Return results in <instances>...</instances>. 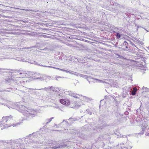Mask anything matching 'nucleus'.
<instances>
[{"mask_svg": "<svg viewBox=\"0 0 149 149\" xmlns=\"http://www.w3.org/2000/svg\"><path fill=\"white\" fill-rule=\"evenodd\" d=\"M13 120V116L11 115L6 116H3L2 118V121H0V127H2L1 128L6 127H8L11 126L10 123L7 124L6 123L5 124V122H6L8 121H11Z\"/></svg>", "mask_w": 149, "mask_h": 149, "instance_id": "nucleus-1", "label": "nucleus"}, {"mask_svg": "<svg viewBox=\"0 0 149 149\" xmlns=\"http://www.w3.org/2000/svg\"><path fill=\"white\" fill-rule=\"evenodd\" d=\"M60 102L63 105L67 106H69L71 103L70 101L68 99H60Z\"/></svg>", "mask_w": 149, "mask_h": 149, "instance_id": "nucleus-2", "label": "nucleus"}, {"mask_svg": "<svg viewBox=\"0 0 149 149\" xmlns=\"http://www.w3.org/2000/svg\"><path fill=\"white\" fill-rule=\"evenodd\" d=\"M137 91V89L136 87L133 88V90L132 91L131 94L134 95H135L136 92Z\"/></svg>", "mask_w": 149, "mask_h": 149, "instance_id": "nucleus-3", "label": "nucleus"}, {"mask_svg": "<svg viewBox=\"0 0 149 149\" xmlns=\"http://www.w3.org/2000/svg\"><path fill=\"white\" fill-rule=\"evenodd\" d=\"M25 107L24 106L21 105L19 106L17 109L18 110L20 111H22L25 108Z\"/></svg>", "mask_w": 149, "mask_h": 149, "instance_id": "nucleus-4", "label": "nucleus"}, {"mask_svg": "<svg viewBox=\"0 0 149 149\" xmlns=\"http://www.w3.org/2000/svg\"><path fill=\"white\" fill-rule=\"evenodd\" d=\"M19 74L20 75H22V77H24L25 76H26V72L22 70L21 72H20L19 73Z\"/></svg>", "mask_w": 149, "mask_h": 149, "instance_id": "nucleus-5", "label": "nucleus"}, {"mask_svg": "<svg viewBox=\"0 0 149 149\" xmlns=\"http://www.w3.org/2000/svg\"><path fill=\"white\" fill-rule=\"evenodd\" d=\"M116 36L117 37V38H119L121 37V35L119 33H117L116 35Z\"/></svg>", "mask_w": 149, "mask_h": 149, "instance_id": "nucleus-6", "label": "nucleus"}, {"mask_svg": "<svg viewBox=\"0 0 149 149\" xmlns=\"http://www.w3.org/2000/svg\"><path fill=\"white\" fill-rule=\"evenodd\" d=\"M56 69H58V70H61V71H64V70H62V69H59V68H55Z\"/></svg>", "mask_w": 149, "mask_h": 149, "instance_id": "nucleus-7", "label": "nucleus"}, {"mask_svg": "<svg viewBox=\"0 0 149 149\" xmlns=\"http://www.w3.org/2000/svg\"><path fill=\"white\" fill-rule=\"evenodd\" d=\"M52 118H50V120H49V121H51L52 120Z\"/></svg>", "mask_w": 149, "mask_h": 149, "instance_id": "nucleus-8", "label": "nucleus"}]
</instances>
